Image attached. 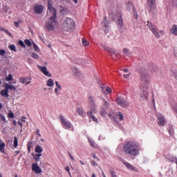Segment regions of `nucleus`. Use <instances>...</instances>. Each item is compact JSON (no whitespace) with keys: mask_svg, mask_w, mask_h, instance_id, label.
I'll list each match as a JSON object with an SVG mask.
<instances>
[{"mask_svg":"<svg viewBox=\"0 0 177 177\" xmlns=\"http://www.w3.org/2000/svg\"><path fill=\"white\" fill-rule=\"evenodd\" d=\"M159 32H160V34L162 35H165V32H164V30H160Z\"/></svg>","mask_w":177,"mask_h":177,"instance_id":"0e129e2a","label":"nucleus"},{"mask_svg":"<svg viewBox=\"0 0 177 177\" xmlns=\"http://www.w3.org/2000/svg\"><path fill=\"white\" fill-rule=\"evenodd\" d=\"M33 48H34V50H35V52H39V48L38 47V46L35 44H33Z\"/></svg>","mask_w":177,"mask_h":177,"instance_id":"58836bf2","label":"nucleus"},{"mask_svg":"<svg viewBox=\"0 0 177 177\" xmlns=\"http://www.w3.org/2000/svg\"><path fill=\"white\" fill-rule=\"evenodd\" d=\"M102 48H103V49H105V50H106L107 52H111V53H113L112 54V57L113 56H115L117 54H115V50L110 48L109 46H104V45H102Z\"/></svg>","mask_w":177,"mask_h":177,"instance_id":"f3484780","label":"nucleus"},{"mask_svg":"<svg viewBox=\"0 0 177 177\" xmlns=\"http://www.w3.org/2000/svg\"><path fill=\"white\" fill-rule=\"evenodd\" d=\"M117 104L120 106L121 107H124V109H127V107H129V102L127 101L124 97H119L116 99Z\"/></svg>","mask_w":177,"mask_h":177,"instance_id":"0eeeda50","label":"nucleus"},{"mask_svg":"<svg viewBox=\"0 0 177 177\" xmlns=\"http://www.w3.org/2000/svg\"><path fill=\"white\" fill-rule=\"evenodd\" d=\"M34 10L36 15H40V13H42L44 12V6L41 4H37L35 6Z\"/></svg>","mask_w":177,"mask_h":177,"instance_id":"9b49d317","label":"nucleus"},{"mask_svg":"<svg viewBox=\"0 0 177 177\" xmlns=\"http://www.w3.org/2000/svg\"><path fill=\"white\" fill-rule=\"evenodd\" d=\"M106 92H108V93H111V88L110 87H107Z\"/></svg>","mask_w":177,"mask_h":177,"instance_id":"bf43d9fd","label":"nucleus"},{"mask_svg":"<svg viewBox=\"0 0 177 177\" xmlns=\"http://www.w3.org/2000/svg\"><path fill=\"white\" fill-rule=\"evenodd\" d=\"M1 30H2L3 31H4V32H6V34H7L8 35H9V37H12V33H10L9 30H5V29H3V28H1Z\"/></svg>","mask_w":177,"mask_h":177,"instance_id":"a19ab883","label":"nucleus"},{"mask_svg":"<svg viewBox=\"0 0 177 177\" xmlns=\"http://www.w3.org/2000/svg\"><path fill=\"white\" fill-rule=\"evenodd\" d=\"M82 45L83 46H88L89 45V42L86 40V39H82Z\"/></svg>","mask_w":177,"mask_h":177,"instance_id":"2f4dec72","label":"nucleus"},{"mask_svg":"<svg viewBox=\"0 0 177 177\" xmlns=\"http://www.w3.org/2000/svg\"><path fill=\"white\" fill-rule=\"evenodd\" d=\"M47 86L52 87L55 85V82H53V79H48L46 82Z\"/></svg>","mask_w":177,"mask_h":177,"instance_id":"4be33fe9","label":"nucleus"},{"mask_svg":"<svg viewBox=\"0 0 177 177\" xmlns=\"http://www.w3.org/2000/svg\"><path fill=\"white\" fill-rule=\"evenodd\" d=\"M147 26L149 28V29L150 30V31H151V32L153 33V35H155V37L156 38H158V39L160 38V32H158V30H157L156 29V28H154V26H153V24L151 22L148 21Z\"/></svg>","mask_w":177,"mask_h":177,"instance_id":"6e6552de","label":"nucleus"},{"mask_svg":"<svg viewBox=\"0 0 177 177\" xmlns=\"http://www.w3.org/2000/svg\"><path fill=\"white\" fill-rule=\"evenodd\" d=\"M5 89L1 91L0 94L3 97H9V89L10 91H16V86L9 84L8 83L3 84Z\"/></svg>","mask_w":177,"mask_h":177,"instance_id":"20e7f679","label":"nucleus"},{"mask_svg":"<svg viewBox=\"0 0 177 177\" xmlns=\"http://www.w3.org/2000/svg\"><path fill=\"white\" fill-rule=\"evenodd\" d=\"M147 5L149 10H154L156 9V0H147Z\"/></svg>","mask_w":177,"mask_h":177,"instance_id":"ddd939ff","label":"nucleus"},{"mask_svg":"<svg viewBox=\"0 0 177 177\" xmlns=\"http://www.w3.org/2000/svg\"><path fill=\"white\" fill-rule=\"evenodd\" d=\"M37 135L39 136V138H41V133H39V129H37Z\"/></svg>","mask_w":177,"mask_h":177,"instance_id":"e2e57ef3","label":"nucleus"},{"mask_svg":"<svg viewBox=\"0 0 177 177\" xmlns=\"http://www.w3.org/2000/svg\"><path fill=\"white\" fill-rule=\"evenodd\" d=\"M27 146L28 152L30 153V151H31V148L30 147V146H31V142H28Z\"/></svg>","mask_w":177,"mask_h":177,"instance_id":"8fccbe9b","label":"nucleus"},{"mask_svg":"<svg viewBox=\"0 0 177 177\" xmlns=\"http://www.w3.org/2000/svg\"><path fill=\"white\" fill-rule=\"evenodd\" d=\"M77 113L79 114V115H80V117H85L86 115L85 111H84V110L81 108L77 109Z\"/></svg>","mask_w":177,"mask_h":177,"instance_id":"6ab92c4d","label":"nucleus"},{"mask_svg":"<svg viewBox=\"0 0 177 177\" xmlns=\"http://www.w3.org/2000/svg\"><path fill=\"white\" fill-rule=\"evenodd\" d=\"M48 19L46 21L44 28L47 31H55L59 26V21H57V10L53 7V1L52 0L48 1Z\"/></svg>","mask_w":177,"mask_h":177,"instance_id":"f257e3e1","label":"nucleus"},{"mask_svg":"<svg viewBox=\"0 0 177 177\" xmlns=\"http://www.w3.org/2000/svg\"><path fill=\"white\" fill-rule=\"evenodd\" d=\"M5 80L6 81H12V80H13V75L10 73L8 75L6 76Z\"/></svg>","mask_w":177,"mask_h":177,"instance_id":"c756f323","label":"nucleus"},{"mask_svg":"<svg viewBox=\"0 0 177 177\" xmlns=\"http://www.w3.org/2000/svg\"><path fill=\"white\" fill-rule=\"evenodd\" d=\"M59 120L61 121V124H62L63 128H64L65 129H71V127H73L71 122L67 119H65L63 115H60Z\"/></svg>","mask_w":177,"mask_h":177,"instance_id":"423d86ee","label":"nucleus"},{"mask_svg":"<svg viewBox=\"0 0 177 177\" xmlns=\"http://www.w3.org/2000/svg\"><path fill=\"white\" fill-rule=\"evenodd\" d=\"M152 71H153V73H156L158 74V75L160 73H161V70H160V69L158 68V67H157V66H155V67L153 68Z\"/></svg>","mask_w":177,"mask_h":177,"instance_id":"7c9ffc66","label":"nucleus"},{"mask_svg":"<svg viewBox=\"0 0 177 177\" xmlns=\"http://www.w3.org/2000/svg\"><path fill=\"white\" fill-rule=\"evenodd\" d=\"M123 52H124V55H126V56H131L132 55V53H131L130 52H129V50H128V48H124L123 49Z\"/></svg>","mask_w":177,"mask_h":177,"instance_id":"c85d7f7f","label":"nucleus"},{"mask_svg":"<svg viewBox=\"0 0 177 177\" xmlns=\"http://www.w3.org/2000/svg\"><path fill=\"white\" fill-rule=\"evenodd\" d=\"M24 42L26 45H27V46H31V45H32V44H31V41H30L28 39H26Z\"/></svg>","mask_w":177,"mask_h":177,"instance_id":"79ce46f5","label":"nucleus"},{"mask_svg":"<svg viewBox=\"0 0 177 177\" xmlns=\"http://www.w3.org/2000/svg\"><path fill=\"white\" fill-rule=\"evenodd\" d=\"M12 124L16 127V125H17L16 120H13L12 121Z\"/></svg>","mask_w":177,"mask_h":177,"instance_id":"338daca9","label":"nucleus"},{"mask_svg":"<svg viewBox=\"0 0 177 177\" xmlns=\"http://www.w3.org/2000/svg\"><path fill=\"white\" fill-rule=\"evenodd\" d=\"M65 169H66V171H67V172H68L69 175H71V173L70 172V167L69 166H66Z\"/></svg>","mask_w":177,"mask_h":177,"instance_id":"6e6d98bb","label":"nucleus"},{"mask_svg":"<svg viewBox=\"0 0 177 177\" xmlns=\"http://www.w3.org/2000/svg\"><path fill=\"white\" fill-rule=\"evenodd\" d=\"M62 26L67 31H70V30H73L74 28L75 22H74V19L71 18H66Z\"/></svg>","mask_w":177,"mask_h":177,"instance_id":"39448f33","label":"nucleus"},{"mask_svg":"<svg viewBox=\"0 0 177 177\" xmlns=\"http://www.w3.org/2000/svg\"><path fill=\"white\" fill-rule=\"evenodd\" d=\"M158 120L159 125H160L161 127H164V125H165V118H164V116H162V115L159 113L158 115Z\"/></svg>","mask_w":177,"mask_h":177,"instance_id":"2eb2a0df","label":"nucleus"},{"mask_svg":"<svg viewBox=\"0 0 177 177\" xmlns=\"http://www.w3.org/2000/svg\"><path fill=\"white\" fill-rule=\"evenodd\" d=\"M55 93L57 95V96L59 95V89L57 88H55Z\"/></svg>","mask_w":177,"mask_h":177,"instance_id":"052dcab7","label":"nucleus"},{"mask_svg":"<svg viewBox=\"0 0 177 177\" xmlns=\"http://www.w3.org/2000/svg\"><path fill=\"white\" fill-rule=\"evenodd\" d=\"M167 158L169 160V161H171L172 162H175V161L177 160L176 156H169Z\"/></svg>","mask_w":177,"mask_h":177,"instance_id":"cd10ccee","label":"nucleus"},{"mask_svg":"<svg viewBox=\"0 0 177 177\" xmlns=\"http://www.w3.org/2000/svg\"><path fill=\"white\" fill-rule=\"evenodd\" d=\"M18 124H19V126L21 127V128H23V123H21V122L19 121V122H18Z\"/></svg>","mask_w":177,"mask_h":177,"instance_id":"69168bd1","label":"nucleus"},{"mask_svg":"<svg viewBox=\"0 0 177 177\" xmlns=\"http://www.w3.org/2000/svg\"><path fill=\"white\" fill-rule=\"evenodd\" d=\"M4 150H5V142L0 141V151L1 153H3Z\"/></svg>","mask_w":177,"mask_h":177,"instance_id":"bb28decb","label":"nucleus"},{"mask_svg":"<svg viewBox=\"0 0 177 177\" xmlns=\"http://www.w3.org/2000/svg\"><path fill=\"white\" fill-rule=\"evenodd\" d=\"M10 50H13V52H16V46L15 44H11L8 46Z\"/></svg>","mask_w":177,"mask_h":177,"instance_id":"473e14b6","label":"nucleus"},{"mask_svg":"<svg viewBox=\"0 0 177 177\" xmlns=\"http://www.w3.org/2000/svg\"><path fill=\"white\" fill-rule=\"evenodd\" d=\"M88 142L90 143V145L91 146V147H93V149L96 148V142H95L93 141V140H91V138H88Z\"/></svg>","mask_w":177,"mask_h":177,"instance_id":"a878e982","label":"nucleus"},{"mask_svg":"<svg viewBox=\"0 0 177 177\" xmlns=\"http://www.w3.org/2000/svg\"><path fill=\"white\" fill-rule=\"evenodd\" d=\"M73 73H75L76 75H78V73H79L78 68H74Z\"/></svg>","mask_w":177,"mask_h":177,"instance_id":"5fc2aeb1","label":"nucleus"},{"mask_svg":"<svg viewBox=\"0 0 177 177\" xmlns=\"http://www.w3.org/2000/svg\"><path fill=\"white\" fill-rule=\"evenodd\" d=\"M171 32L173 35H177V25H173L171 29Z\"/></svg>","mask_w":177,"mask_h":177,"instance_id":"412c9836","label":"nucleus"},{"mask_svg":"<svg viewBox=\"0 0 177 177\" xmlns=\"http://www.w3.org/2000/svg\"><path fill=\"white\" fill-rule=\"evenodd\" d=\"M100 114L102 117H106V114H107V109L102 108L100 111Z\"/></svg>","mask_w":177,"mask_h":177,"instance_id":"393cba45","label":"nucleus"},{"mask_svg":"<svg viewBox=\"0 0 177 177\" xmlns=\"http://www.w3.org/2000/svg\"><path fill=\"white\" fill-rule=\"evenodd\" d=\"M118 15H119V18L118 19L116 24L119 30H121V28L124 27V21L122 20V15H121V13H119Z\"/></svg>","mask_w":177,"mask_h":177,"instance_id":"f8f14e48","label":"nucleus"},{"mask_svg":"<svg viewBox=\"0 0 177 177\" xmlns=\"http://www.w3.org/2000/svg\"><path fill=\"white\" fill-rule=\"evenodd\" d=\"M87 115H88V117H90L91 118V120H93V121H94V122H97V123L98 122V120L96 118V117H95V115H93V113L92 112V111H88Z\"/></svg>","mask_w":177,"mask_h":177,"instance_id":"a211bd4d","label":"nucleus"},{"mask_svg":"<svg viewBox=\"0 0 177 177\" xmlns=\"http://www.w3.org/2000/svg\"><path fill=\"white\" fill-rule=\"evenodd\" d=\"M8 118H15V113L10 111V113H9L8 115Z\"/></svg>","mask_w":177,"mask_h":177,"instance_id":"ea45409f","label":"nucleus"},{"mask_svg":"<svg viewBox=\"0 0 177 177\" xmlns=\"http://www.w3.org/2000/svg\"><path fill=\"white\" fill-rule=\"evenodd\" d=\"M34 160L37 162L39 161V157L37 156V155L34 156Z\"/></svg>","mask_w":177,"mask_h":177,"instance_id":"4d7b16f0","label":"nucleus"},{"mask_svg":"<svg viewBox=\"0 0 177 177\" xmlns=\"http://www.w3.org/2000/svg\"><path fill=\"white\" fill-rule=\"evenodd\" d=\"M29 81L31 80V78H28V77H21L19 78V82L21 84H26V82H27V81Z\"/></svg>","mask_w":177,"mask_h":177,"instance_id":"b1692460","label":"nucleus"},{"mask_svg":"<svg viewBox=\"0 0 177 177\" xmlns=\"http://www.w3.org/2000/svg\"><path fill=\"white\" fill-rule=\"evenodd\" d=\"M102 26L105 28V32L107 34V32H109V21H107V17H104Z\"/></svg>","mask_w":177,"mask_h":177,"instance_id":"dca6fc26","label":"nucleus"},{"mask_svg":"<svg viewBox=\"0 0 177 177\" xmlns=\"http://www.w3.org/2000/svg\"><path fill=\"white\" fill-rule=\"evenodd\" d=\"M91 164L93 167H97V163H96V162H95L93 160H91Z\"/></svg>","mask_w":177,"mask_h":177,"instance_id":"09e8293b","label":"nucleus"},{"mask_svg":"<svg viewBox=\"0 0 177 177\" xmlns=\"http://www.w3.org/2000/svg\"><path fill=\"white\" fill-rule=\"evenodd\" d=\"M32 171L35 172V174H41L42 173V169L39 166H38V164L37 163H32Z\"/></svg>","mask_w":177,"mask_h":177,"instance_id":"9d476101","label":"nucleus"},{"mask_svg":"<svg viewBox=\"0 0 177 177\" xmlns=\"http://www.w3.org/2000/svg\"><path fill=\"white\" fill-rule=\"evenodd\" d=\"M6 55V51L3 49L0 50V56H5Z\"/></svg>","mask_w":177,"mask_h":177,"instance_id":"a18cd8bd","label":"nucleus"},{"mask_svg":"<svg viewBox=\"0 0 177 177\" xmlns=\"http://www.w3.org/2000/svg\"><path fill=\"white\" fill-rule=\"evenodd\" d=\"M38 68L39 70H40V71H41V73H43L46 77H48V78H50V77H52V74L49 73V71H48V68H46V66H38Z\"/></svg>","mask_w":177,"mask_h":177,"instance_id":"1a4fd4ad","label":"nucleus"},{"mask_svg":"<svg viewBox=\"0 0 177 177\" xmlns=\"http://www.w3.org/2000/svg\"><path fill=\"white\" fill-rule=\"evenodd\" d=\"M88 102H89L90 104H93V98H92V97H89Z\"/></svg>","mask_w":177,"mask_h":177,"instance_id":"3c124183","label":"nucleus"},{"mask_svg":"<svg viewBox=\"0 0 177 177\" xmlns=\"http://www.w3.org/2000/svg\"><path fill=\"white\" fill-rule=\"evenodd\" d=\"M118 116L120 121H124V115H122V113L118 112Z\"/></svg>","mask_w":177,"mask_h":177,"instance_id":"c9c22d12","label":"nucleus"},{"mask_svg":"<svg viewBox=\"0 0 177 177\" xmlns=\"http://www.w3.org/2000/svg\"><path fill=\"white\" fill-rule=\"evenodd\" d=\"M19 146V141L17 140V137L14 138V147H17Z\"/></svg>","mask_w":177,"mask_h":177,"instance_id":"f704fd0d","label":"nucleus"},{"mask_svg":"<svg viewBox=\"0 0 177 177\" xmlns=\"http://www.w3.org/2000/svg\"><path fill=\"white\" fill-rule=\"evenodd\" d=\"M123 164L128 169H131V171H135V172H138V169L133 165H131L129 162L127 161H123Z\"/></svg>","mask_w":177,"mask_h":177,"instance_id":"4468645a","label":"nucleus"},{"mask_svg":"<svg viewBox=\"0 0 177 177\" xmlns=\"http://www.w3.org/2000/svg\"><path fill=\"white\" fill-rule=\"evenodd\" d=\"M127 9V10H131V8H132L133 10L135 9V6H133V4L131 2L129 1L126 3Z\"/></svg>","mask_w":177,"mask_h":177,"instance_id":"aec40b11","label":"nucleus"},{"mask_svg":"<svg viewBox=\"0 0 177 177\" xmlns=\"http://www.w3.org/2000/svg\"><path fill=\"white\" fill-rule=\"evenodd\" d=\"M0 120L1 121H4V122H6V117L5 115L0 113Z\"/></svg>","mask_w":177,"mask_h":177,"instance_id":"e433bc0d","label":"nucleus"},{"mask_svg":"<svg viewBox=\"0 0 177 177\" xmlns=\"http://www.w3.org/2000/svg\"><path fill=\"white\" fill-rule=\"evenodd\" d=\"M133 15H134V17H135L136 20L138 19V12L136 11V10L135 8L133 10Z\"/></svg>","mask_w":177,"mask_h":177,"instance_id":"c03bdc74","label":"nucleus"},{"mask_svg":"<svg viewBox=\"0 0 177 177\" xmlns=\"http://www.w3.org/2000/svg\"><path fill=\"white\" fill-rule=\"evenodd\" d=\"M55 85L57 87V88H58L59 91L62 90V86L60 84H59V82L56 81L55 82Z\"/></svg>","mask_w":177,"mask_h":177,"instance_id":"de8ad7c7","label":"nucleus"},{"mask_svg":"<svg viewBox=\"0 0 177 177\" xmlns=\"http://www.w3.org/2000/svg\"><path fill=\"white\" fill-rule=\"evenodd\" d=\"M35 153H42V151H44V149L41 146L37 145L35 149Z\"/></svg>","mask_w":177,"mask_h":177,"instance_id":"5701e85b","label":"nucleus"},{"mask_svg":"<svg viewBox=\"0 0 177 177\" xmlns=\"http://www.w3.org/2000/svg\"><path fill=\"white\" fill-rule=\"evenodd\" d=\"M32 57L33 59H39V56L38 55V54L35 53H33L32 54Z\"/></svg>","mask_w":177,"mask_h":177,"instance_id":"37998d69","label":"nucleus"},{"mask_svg":"<svg viewBox=\"0 0 177 177\" xmlns=\"http://www.w3.org/2000/svg\"><path fill=\"white\" fill-rule=\"evenodd\" d=\"M124 73H128L129 70L128 68H125L123 70Z\"/></svg>","mask_w":177,"mask_h":177,"instance_id":"774afa93","label":"nucleus"},{"mask_svg":"<svg viewBox=\"0 0 177 177\" xmlns=\"http://www.w3.org/2000/svg\"><path fill=\"white\" fill-rule=\"evenodd\" d=\"M129 75H130V74H124L123 75V77H124V78L128 79V78H129Z\"/></svg>","mask_w":177,"mask_h":177,"instance_id":"680f3d73","label":"nucleus"},{"mask_svg":"<svg viewBox=\"0 0 177 177\" xmlns=\"http://www.w3.org/2000/svg\"><path fill=\"white\" fill-rule=\"evenodd\" d=\"M140 80L145 85V87H144L141 90L140 96L142 97V99L147 100V97H149V93L147 92V85L149 82H150V77L149 76V73H147V71H146V68L145 67H142L140 68Z\"/></svg>","mask_w":177,"mask_h":177,"instance_id":"f03ea898","label":"nucleus"},{"mask_svg":"<svg viewBox=\"0 0 177 177\" xmlns=\"http://www.w3.org/2000/svg\"><path fill=\"white\" fill-rule=\"evenodd\" d=\"M19 45L21 46V48H26V44H24V42L22 40L19 41Z\"/></svg>","mask_w":177,"mask_h":177,"instance_id":"4c0bfd02","label":"nucleus"},{"mask_svg":"<svg viewBox=\"0 0 177 177\" xmlns=\"http://www.w3.org/2000/svg\"><path fill=\"white\" fill-rule=\"evenodd\" d=\"M123 150L126 154L131 156V157H136L139 156L140 151V147L134 142L128 141L124 144Z\"/></svg>","mask_w":177,"mask_h":177,"instance_id":"7ed1b4c3","label":"nucleus"},{"mask_svg":"<svg viewBox=\"0 0 177 177\" xmlns=\"http://www.w3.org/2000/svg\"><path fill=\"white\" fill-rule=\"evenodd\" d=\"M111 175L112 177H117V174H115V171H111Z\"/></svg>","mask_w":177,"mask_h":177,"instance_id":"603ef678","label":"nucleus"},{"mask_svg":"<svg viewBox=\"0 0 177 177\" xmlns=\"http://www.w3.org/2000/svg\"><path fill=\"white\" fill-rule=\"evenodd\" d=\"M168 132L170 136H174V129L172 128L169 129Z\"/></svg>","mask_w":177,"mask_h":177,"instance_id":"49530a36","label":"nucleus"},{"mask_svg":"<svg viewBox=\"0 0 177 177\" xmlns=\"http://www.w3.org/2000/svg\"><path fill=\"white\" fill-rule=\"evenodd\" d=\"M172 3H173V6H177V0H171Z\"/></svg>","mask_w":177,"mask_h":177,"instance_id":"864d4df0","label":"nucleus"},{"mask_svg":"<svg viewBox=\"0 0 177 177\" xmlns=\"http://www.w3.org/2000/svg\"><path fill=\"white\" fill-rule=\"evenodd\" d=\"M103 102H104V106H105V109H109L110 104L109 102H107L106 99H103Z\"/></svg>","mask_w":177,"mask_h":177,"instance_id":"72a5a7b5","label":"nucleus"},{"mask_svg":"<svg viewBox=\"0 0 177 177\" xmlns=\"http://www.w3.org/2000/svg\"><path fill=\"white\" fill-rule=\"evenodd\" d=\"M171 109L174 113H177V106H173Z\"/></svg>","mask_w":177,"mask_h":177,"instance_id":"13d9d810","label":"nucleus"}]
</instances>
